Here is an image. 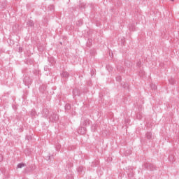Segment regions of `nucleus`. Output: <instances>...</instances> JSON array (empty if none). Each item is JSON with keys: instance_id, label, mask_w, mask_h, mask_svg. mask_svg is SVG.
I'll return each mask as SVG.
<instances>
[{"instance_id": "nucleus-15", "label": "nucleus", "mask_w": 179, "mask_h": 179, "mask_svg": "<svg viewBox=\"0 0 179 179\" xmlns=\"http://www.w3.org/2000/svg\"><path fill=\"white\" fill-rule=\"evenodd\" d=\"M73 96H79V92L76 90H73Z\"/></svg>"}, {"instance_id": "nucleus-18", "label": "nucleus", "mask_w": 179, "mask_h": 179, "mask_svg": "<svg viewBox=\"0 0 179 179\" xmlns=\"http://www.w3.org/2000/svg\"><path fill=\"white\" fill-rule=\"evenodd\" d=\"M65 110H71V105L69 103L65 106Z\"/></svg>"}, {"instance_id": "nucleus-1", "label": "nucleus", "mask_w": 179, "mask_h": 179, "mask_svg": "<svg viewBox=\"0 0 179 179\" xmlns=\"http://www.w3.org/2000/svg\"><path fill=\"white\" fill-rule=\"evenodd\" d=\"M144 167L147 169V170H150V171H154V170H156L155 164L150 163L144 164Z\"/></svg>"}, {"instance_id": "nucleus-12", "label": "nucleus", "mask_w": 179, "mask_h": 179, "mask_svg": "<svg viewBox=\"0 0 179 179\" xmlns=\"http://www.w3.org/2000/svg\"><path fill=\"white\" fill-rule=\"evenodd\" d=\"M129 29L130 31H135V24H131Z\"/></svg>"}, {"instance_id": "nucleus-6", "label": "nucleus", "mask_w": 179, "mask_h": 179, "mask_svg": "<svg viewBox=\"0 0 179 179\" xmlns=\"http://www.w3.org/2000/svg\"><path fill=\"white\" fill-rule=\"evenodd\" d=\"M86 169H85L83 166H79L77 168V173L79 176H82V174H85V171Z\"/></svg>"}, {"instance_id": "nucleus-14", "label": "nucleus", "mask_w": 179, "mask_h": 179, "mask_svg": "<svg viewBox=\"0 0 179 179\" xmlns=\"http://www.w3.org/2000/svg\"><path fill=\"white\" fill-rule=\"evenodd\" d=\"M150 87H151L152 90H156V89H157V86H156V85H155V84H151Z\"/></svg>"}, {"instance_id": "nucleus-22", "label": "nucleus", "mask_w": 179, "mask_h": 179, "mask_svg": "<svg viewBox=\"0 0 179 179\" xmlns=\"http://www.w3.org/2000/svg\"><path fill=\"white\" fill-rule=\"evenodd\" d=\"M61 148V145L58 144L56 147V150H59V148Z\"/></svg>"}, {"instance_id": "nucleus-19", "label": "nucleus", "mask_w": 179, "mask_h": 179, "mask_svg": "<svg viewBox=\"0 0 179 179\" xmlns=\"http://www.w3.org/2000/svg\"><path fill=\"white\" fill-rule=\"evenodd\" d=\"M106 69H108V71H113V67H111L110 65L106 66Z\"/></svg>"}, {"instance_id": "nucleus-5", "label": "nucleus", "mask_w": 179, "mask_h": 179, "mask_svg": "<svg viewBox=\"0 0 179 179\" xmlns=\"http://www.w3.org/2000/svg\"><path fill=\"white\" fill-rule=\"evenodd\" d=\"M78 134H80V135H85L86 134V127L81 126L78 130L77 131Z\"/></svg>"}, {"instance_id": "nucleus-32", "label": "nucleus", "mask_w": 179, "mask_h": 179, "mask_svg": "<svg viewBox=\"0 0 179 179\" xmlns=\"http://www.w3.org/2000/svg\"><path fill=\"white\" fill-rule=\"evenodd\" d=\"M171 1H174V0H171Z\"/></svg>"}, {"instance_id": "nucleus-25", "label": "nucleus", "mask_w": 179, "mask_h": 179, "mask_svg": "<svg viewBox=\"0 0 179 179\" xmlns=\"http://www.w3.org/2000/svg\"><path fill=\"white\" fill-rule=\"evenodd\" d=\"M142 63L141 62H138V63H137V66H141V64Z\"/></svg>"}, {"instance_id": "nucleus-26", "label": "nucleus", "mask_w": 179, "mask_h": 179, "mask_svg": "<svg viewBox=\"0 0 179 179\" xmlns=\"http://www.w3.org/2000/svg\"><path fill=\"white\" fill-rule=\"evenodd\" d=\"M47 69H48V66H46L44 67V71H47Z\"/></svg>"}, {"instance_id": "nucleus-13", "label": "nucleus", "mask_w": 179, "mask_h": 179, "mask_svg": "<svg viewBox=\"0 0 179 179\" xmlns=\"http://www.w3.org/2000/svg\"><path fill=\"white\" fill-rule=\"evenodd\" d=\"M26 166V164H23V163H20L17 164V169H22L23 167H24Z\"/></svg>"}, {"instance_id": "nucleus-21", "label": "nucleus", "mask_w": 179, "mask_h": 179, "mask_svg": "<svg viewBox=\"0 0 179 179\" xmlns=\"http://www.w3.org/2000/svg\"><path fill=\"white\" fill-rule=\"evenodd\" d=\"M43 113H45V115H47L49 112L48 109H43Z\"/></svg>"}, {"instance_id": "nucleus-20", "label": "nucleus", "mask_w": 179, "mask_h": 179, "mask_svg": "<svg viewBox=\"0 0 179 179\" xmlns=\"http://www.w3.org/2000/svg\"><path fill=\"white\" fill-rule=\"evenodd\" d=\"M116 80H117V82H121V76H117L116 77Z\"/></svg>"}, {"instance_id": "nucleus-10", "label": "nucleus", "mask_w": 179, "mask_h": 179, "mask_svg": "<svg viewBox=\"0 0 179 179\" xmlns=\"http://www.w3.org/2000/svg\"><path fill=\"white\" fill-rule=\"evenodd\" d=\"M145 136H146L147 139H148V140L152 139V133L147 132L145 134Z\"/></svg>"}, {"instance_id": "nucleus-17", "label": "nucleus", "mask_w": 179, "mask_h": 179, "mask_svg": "<svg viewBox=\"0 0 179 179\" xmlns=\"http://www.w3.org/2000/svg\"><path fill=\"white\" fill-rule=\"evenodd\" d=\"M117 71L119 72H122L124 71V67L118 66H117Z\"/></svg>"}, {"instance_id": "nucleus-31", "label": "nucleus", "mask_w": 179, "mask_h": 179, "mask_svg": "<svg viewBox=\"0 0 179 179\" xmlns=\"http://www.w3.org/2000/svg\"><path fill=\"white\" fill-rule=\"evenodd\" d=\"M54 62V60H52V64Z\"/></svg>"}, {"instance_id": "nucleus-9", "label": "nucleus", "mask_w": 179, "mask_h": 179, "mask_svg": "<svg viewBox=\"0 0 179 179\" xmlns=\"http://www.w3.org/2000/svg\"><path fill=\"white\" fill-rule=\"evenodd\" d=\"M27 24L29 27H33V26H34V22H33L31 20H29L27 22Z\"/></svg>"}, {"instance_id": "nucleus-28", "label": "nucleus", "mask_w": 179, "mask_h": 179, "mask_svg": "<svg viewBox=\"0 0 179 179\" xmlns=\"http://www.w3.org/2000/svg\"><path fill=\"white\" fill-rule=\"evenodd\" d=\"M26 139H28V141H29V136H27V137H26Z\"/></svg>"}, {"instance_id": "nucleus-24", "label": "nucleus", "mask_w": 179, "mask_h": 179, "mask_svg": "<svg viewBox=\"0 0 179 179\" xmlns=\"http://www.w3.org/2000/svg\"><path fill=\"white\" fill-rule=\"evenodd\" d=\"M66 179H73V177L72 176H68Z\"/></svg>"}, {"instance_id": "nucleus-27", "label": "nucleus", "mask_w": 179, "mask_h": 179, "mask_svg": "<svg viewBox=\"0 0 179 179\" xmlns=\"http://www.w3.org/2000/svg\"><path fill=\"white\" fill-rule=\"evenodd\" d=\"M50 159H51V155L48 156V160H50Z\"/></svg>"}, {"instance_id": "nucleus-2", "label": "nucleus", "mask_w": 179, "mask_h": 179, "mask_svg": "<svg viewBox=\"0 0 179 179\" xmlns=\"http://www.w3.org/2000/svg\"><path fill=\"white\" fill-rule=\"evenodd\" d=\"M58 115L57 113H52L50 116L49 117V121L50 122H57L58 121Z\"/></svg>"}, {"instance_id": "nucleus-30", "label": "nucleus", "mask_w": 179, "mask_h": 179, "mask_svg": "<svg viewBox=\"0 0 179 179\" xmlns=\"http://www.w3.org/2000/svg\"><path fill=\"white\" fill-rule=\"evenodd\" d=\"M138 118H139V120H141V118H142V117L140 116Z\"/></svg>"}, {"instance_id": "nucleus-16", "label": "nucleus", "mask_w": 179, "mask_h": 179, "mask_svg": "<svg viewBox=\"0 0 179 179\" xmlns=\"http://www.w3.org/2000/svg\"><path fill=\"white\" fill-rule=\"evenodd\" d=\"M76 24L78 26H82V24H83V21H82V20H80L76 22Z\"/></svg>"}, {"instance_id": "nucleus-4", "label": "nucleus", "mask_w": 179, "mask_h": 179, "mask_svg": "<svg viewBox=\"0 0 179 179\" xmlns=\"http://www.w3.org/2000/svg\"><path fill=\"white\" fill-rule=\"evenodd\" d=\"M32 82H33V80L31 79H30V78H29V77H25L23 79V83H24L25 86H29V85H31Z\"/></svg>"}, {"instance_id": "nucleus-29", "label": "nucleus", "mask_w": 179, "mask_h": 179, "mask_svg": "<svg viewBox=\"0 0 179 179\" xmlns=\"http://www.w3.org/2000/svg\"><path fill=\"white\" fill-rule=\"evenodd\" d=\"M21 130V132L23 131V129H20Z\"/></svg>"}, {"instance_id": "nucleus-3", "label": "nucleus", "mask_w": 179, "mask_h": 179, "mask_svg": "<svg viewBox=\"0 0 179 179\" xmlns=\"http://www.w3.org/2000/svg\"><path fill=\"white\" fill-rule=\"evenodd\" d=\"M81 127H89L90 125V120L89 119H81V122H80Z\"/></svg>"}, {"instance_id": "nucleus-11", "label": "nucleus", "mask_w": 179, "mask_h": 179, "mask_svg": "<svg viewBox=\"0 0 179 179\" xmlns=\"http://www.w3.org/2000/svg\"><path fill=\"white\" fill-rule=\"evenodd\" d=\"M30 115H31V117H36V115H37V112H36L34 110H31L30 112Z\"/></svg>"}, {"instance_id": "nucleus-23", "label": "nucleus", "mask_w": 179, "mask_h": 179, "mask_svg": "<svg viewBox=\"0 0 179 179\" xmlns=\"http://www.w3.org/2000/svg\"><path fill=\"white\" fill-rule=\"evenodd\" d=\"M2 160H3V156L0 154V162H2Z\"/></svg>"}, {"instance_id": "nucleus-7", "label": "nucleus", "mask_w": 179, "mask_h": 179, "mask_svg": "<svg viewBox=\"0 0 179 179\" xmlns=\"http://www.w3.org/2000/svg\"><path fill=\"white\" fill-rule=\"evenodd\" d=\"M61 76L62 78H66V79H68V78H69V73L66 71H63L61 73Z\"/></svg>"}, {"instance_id": "nucleus-8", "label": "nucleus", "mask_w": 179, "mask_h": 179, "mask_svg": "<svg viewBox=\"0 0 179 179\" xmlns=\"http://www.w3.org/2000/svg\"><path fill=\"white\" fill-rule=\"evenodd\" d=\"M97 124H94L91 126V131L92 132H96V129H97Z\"/></svg>"}]
</instances>
